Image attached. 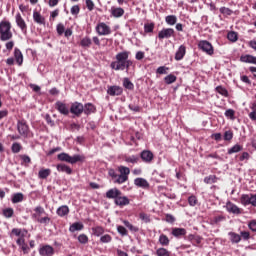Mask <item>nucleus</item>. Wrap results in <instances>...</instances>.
<instances>
[{
  "instance_id": "1",
  "label": "nucleus",
  "mask_w": 256,
  "mask_h": 256,
  "mask_svg": "<svg viewBox=\"0 0 256 256\" xmlns=\"http://www.w3.org/2000/svg\"><path fill=\"white\" fill-rule=\"evenodd\" d=\"M105 197L106 199H112V201H114V205H116V207H120V209H123V207H127V205L131 204L129 197L125 196L117 187L106 191Z\"/></svg>"
},
{
  "instance_id": "2",
  "label": "nucleus",
  "mask_w": 256,
  "mask_h": 256,
  "mask_svg": "<svg viewBox=\"0 0 256 256\" xmlns=\"http://www.w3.org/2000/svg\"><path fill=\"white\" fill-rule=\"evenodd\" d=\"M130 55V51H122L117 53L115 56L116 60L110 63V69L113 71H125V65Z\"/></svg>"
},
{
  "instance_id": "3",
  "label": "nucleus",
  "mask_w": 256,
  "mask_h": 256,
  "mask_svg": "<svg viewBox=\"0 0 256 256\" xmlns=\"http://www.w3.org/2000/svg\"><path fill=\"white\" fill-rule=\"evenodd\" d=\"M31 217L33 221H36V223H40V225H44L45 227L51 223V217H49V214H47L43 206H36L33 209Z\"/></svg>"
},
{
  "instance_id": "4",
  "label": "nucleus",
  "mask_w": 256,
  "mask_h": 256,
  "mask_svg": "<svg viewBox=\"0 0 256 256\" xmlns=\"http://www.w3.org/2000/svg\"><path fill=\"white\" fill-rule=\"evenodd\" d=\"M11 28V22L7 20L0 22V41H11V39H13Z\"/></svg>"
},
{
  "instance_id": "5",
  "label": "nucleus",
  "mask_w": 256,
  "mask_h": 256,
  "mask_svg": "<svg viewBox=\"0 0 256 256\" xmlns=\"http://www.w3.org/2000/svg\"><path fill=\"white\" fill-rule=\"evenodd\" d=\"M57 159L63 163H70V165H75V163H83V161H85V156L79 154L71 156L65 152H62L57 155Z\"/></svg>"
},
{
  "instance_id": "6",
  "label": "nucleus",
  "mask_w": 256,
  "mask_h": 256,
  "mask_svg": "<svg viewBox=\"0 0 256 256\" xmlns=\"http://www.w3.org/2000/svg\"><path fill=\"white\" fill-rule=\"evenodd\" d=\"M118 179L114 181L117 185H123V183H127L129 181V174L131 173V169L127 166H118Z\"/></svg>"
},
{
  "instance_id": "7",
  "label": "nucleus",
  "mask_w": 256,
  "mask_h": 256,
  "mask_svg": "<svg viewBox=\"0 0 256 256\" xmlns=\"http://www.w3.org/2000/svg\"><path fill=\"white\" fill-rule=\"evenodd\" d=\"M198 49L206 53V55L213 56L215 55V48H213V44L207 40H201L198 42Z\"/></svg>"
},
{
  "instance_id": "8",
  "label": "nucleus",
  "mask_w": 256,
  "mask_h": 256,
  "mask_svg": "<svg viewBox=\"0 0 256 256\" xmlns=\"http://www.w3.org/2000/svg\"><path fill=\"white\" fill-rule=\"evenodd\" d=\"M17 131L21 137H29V125L25 119L17 121Z\"/></svg>"
},
{
  "instance_id": "9",
  "label": "nucleus",
  "mask_w": 256,
  "mask_h": 256,
  "mask_svg": "<svg viewBox=\"0 0 256 256\" xmlns=\"http://www.w3.org/2000/svg\"><path fill=\"white\" fill-rule=\"evenodd\" d=\"M171 37H175V29L173 28H163L158 32L159 41H163V39H171Z\"/></svg>"
},
{
  "instance_id": "10",
  "label": "nucleus",
  "mask_w": 256,
  "mask_h": 256,
  "mask_svg": "<svg viewBox=\"0 0 256 256\" xmlns=\"http://www.w3.org/2000/svg\"><path fill=\"white\" fill-rule=\"evenodd\" d=\"M84 106L81 102H74L70 106V113L72 115H75V117H79L80 115H83Z\"/></svg>"
},
{
  "instance_id": "11",
  "label": "nucleus",
  "mask_w": 256,
  "mask_h": 256,
  "mask_svg": "<svg viewBox=\"0 0 256 256\" xmlns=\"http://www.w3.org/2000/svg\"><path fill=\"white\" fill-rule=\"evenodd\" d=\"M96 33L98 35H111V27L104 22H100L96 26Z\"/></svg>"
},
{
  "instance_id": "12",
  "label": "nucleus",
  "mask_w": 256,
  "mask_h": 256,
  "mask_svg": "<svg viewBox=\"0 0 256 256\" xmlns=\"http://www.w3.org/2000/svg\"><path fill=\"white\" fill-rule=\"evenodd\" d=\"M15 21L17 27L21 29L22 33H27V23L25 22V19H23V16H21V13H17L15 16Z\"/></svg>"
},
{
  "instance_id": "13",
  "label": "nucleus",
  "mask_w": 256,
  "mask_h": 256,
  "mask_svg": "<svg viewBox=\"0 0 256 256\" xmlns=\"http://www.w3.org/2000/svg\"><path fill=\"white\" fill-rule=\"evenodd\" d=\"M55 109L61 114V115H69L70 110H69V106H67L66 103H63L61 101H57L55 103Z\"/></svg>"
},
{
  "instance_id": "14",
  "label": "nucleus",
  "mask_w": 256,
  "mask_h": 256,
  "mask_svg": "<svg viewBox=\"0 0 256 256\" xmlns=\"http://www.w3.org/2000/svg\"><path fill=\"white\" fill-rule=\"evenodd\" d=\"M107 93L110 97H119V95H123V88L121 86H108Z\"/></svg>"
},
{
  "instance_id": "15",
  "label": "nucleus",
  "mask_w": 256,
  "mask_h": 256,
  "mask_svg": "<svg viewBox=\"0 0 256 256\" xmlns=\"http://www.w3.org/2000/svg\"><path fill=\"white\" fill-rule=\"evenodd\" d=\"M33 21H34V23H36V25H40L43 27H45V25H46V20H45L44 16L41 15V12H39L37 10L33 11Z\"/></svg>"
},
{
  "instance_id": "16",
  "label": "nucleus",
  "mask_w": 256,
  "mask_h": 256,
  "mask_svg": "<svg viewBox=\"0 0 256 256\" xmlns=\"http://www.w3.org/2000/svg\"><path fill=\"white\" fill-rule=\"evenodd\" d=\"M226 209L228 213H233V215H241V213H243V209L239 208L237 205L233 204L232 202L226 203Z\"/></svg>"
},
{
  "instance_id": "17",
  "label": "nucleus",
  "mask_w": 256,
  "mask_h": 256,
  "mask_svg": "<svg viewBox=\"0 0 256 256\" xmlns=\"http://www.w3.org/2000/svg\"><path fill=\"white\" fill-rule=\"evenodd\" d=\"M41 256H53L55 255V249L51 245H44L39 249Z\"/></svg>"
},
{
  "instance_id": "18",
  "label": "nucleus",
  "mask_w": 256,
  "mask_h": 256,
  "mask_svg": "<svg viewBox=\"0 0 256 256\" xmlns=\"http://www.w3.org/2000/svg\"><path fill=\"white\" fill-rule=\"evenodd\" d=\"M110 14L115 19H121V17H123V15H125V9H123L121 7L112 6L110 9Z\"/></svg>"
},
{
  "instance_id": "19",
  "label": "nucleus",
  "mask_w": 256,
  "mask_h": 256,
  "mask_svg": "<svg viewBox=\"0 0 256 256\" xmlns=\"http://www.w3.org/2000/svg\"><path fill=\"white\" fill-rule=\"evenodd\" d=\"M140 158L144 163H151L155 158V155H153V152L149 150H144L140 153Z\"/></svg>"
},
{
  "instance_id": "20",
  "label": "nucleus",
  "mask_w": 256,
  "mask_h": 256,
  "mask_svg": "<svg viewBox=\"0 0 256 256\" xmlns=\"http://www.w3.org/2000/svg\"><path fill=\"white\" fill-rule=\"evenodd\" d=\"M56 169L59 173H66V175L73 174V169H71L67 164H57Z\"/></svg>"
},
{
  "instance_id": "21",
  "label": "nucleus",
  "mask_w": 256,
  "mask_h": 256,
  "mask_svg": "<svg viewBox=\"0 0 256 256\" xmlns=\"http://www.w3.org/2000/svg\"><path fill=\"white\" fill-rule=\"evenodd\" d=\"M171 235L176 237V239H181V237L187 235V230L185 228H172Z\"/></svg>"
},
{
  "instance_id": "22",
  "label": "nucleus",
  "mask_w": 256,
  "mask_h": 256,
  "mask_svg": "<svg viewBox=\"0 0 256 256\" xmlns=\"http://www.w3.org/2000/svg\"><path fill=\"white\" fill-rule=\"evenodd\" d=\"M187 53V47L185 45H181L178 50L176 51L175 54V60L176 61H181L183 57H185V54Z\"/></svg>"
},
{
  "instance_id": "23",
  "label": "nucleus",
  "mask_w": 256,
  "mask_h": 256,
  "mask_svg": "<svg viewBox=\"0 0 256 256\" xmlns=\"http://www.w3.org/2000/svg\"><path fill=\"white\" fill-rule=\"evenodd\" d=\"M134 185H136V187H141L142 189H149V182L145 178H136L134 180Z\"/></svg>"
},
{
  "instance_id": "24",
  "label": "nucleus",
  "mask_w": 256,
  "mask_h": 256,
  "mask_svg": "<svg viewBox=\"0 0 256 256\" xmlns=\"http://www.w3.org/2000/svg\"><path fill=\"white\" fill-rule=\"evenodd\" d=\"M69 212V206L67 205H62L56 210V214L58 215V217H67V215H69Z\"/></svg>"
},
{
  "instance_id": "25",
  "label": "nucleus",
  "mask_w": 256,
  "mask_h": 256,
  "mask_svg": "<svg viewBox=\"0 0 256 256\" xmlns=\"http://www.w3.org/2000/svg\"><path fill=\"white\" fill-rule=\"evenodd\" d=\"M14 58L17 63V65L21 66L23 65V53L19 48L14 49Z\"/></svg>"
},
{
  "instance_id": "26",
  "label": "nucleus",
  "mask_w": 256,
  "mask_h": 256,
  "mask_svg": "<svg viewBox=\"0 0 256 256\" xmlns=\"http://www.w3.org/2000/svg\"><path fill=\"white\" fill-rule=\"evenodd\" d=\"M240 61L242 63H252L253 65H256V57L253 55H249V54L242 55L240 57Z\"/></svg>"
},
{
  "instance_id": "27",
  "label": "nucleus",
  "mask_w": 256,
  "mask_h": 256,
  "mask_svg": "<svg viewBox=\"0 0 256 256\" xmlns=\"http://www.w3.org/2000/svg\"><path fill=\"white\" fill-rule=\"evenodd\" d=\"M95 111H97V108L95 107V105H93V103H86L84 105L83 113L85 115H91V113H95Z\"/></svg>"
},
{
  "instance_id": "28",
  "label": "nucleus",
  "mask_w": 256,
  "mask_h": 256,
  "mask_svg": "<svg viewBox=\"0 0 256 256\" xmlns=\"http://www.w3.org/2000/svg\"><path fill=\"white\" fill-rule=\"evenodd\" d=\"M84 228L85 226L83 225V223L75 222L70 226L69 231L71 233H75V231H83Z\"/></svg>"
},
{
  "instance_id": "29",
  "label": "nucleus",
  "mask_w": 256,
  "mask_h": 256,
  "mask_svg": "<svg viewBox=\"0 0 256 256\" xmlns=\"http://www.w3.org/2000/svg\"><path fill=\"white\" fill-rule=\"evenodd\" d=\"M241 205L247 207V205H251V194H242L240 197Z\"/></svg>"
},
{
  "instance_id": "30",
  "label": "nucleus",
  "mask_w": 256,
  "mask_h": 256,
  "mask_svg": "<svg viewBox=\"0 0 256 256\" xmlns=\"http://www.w3.org/2000/svg\"><path fill=\"white\" fill-rule=\"evenodd\" d=\"M158 241L162 247H169V244L171 243V240H169V237L165 234H161Z\"/></svg>"
},
{
  "instance_id": "31",
  "label": "nucleus",
  "mask_w": 256,
  "mask_h": 256,
  "mask_svg": "<svg viewBox=\"0 0 256 256\" xmlns=\"http://www.w3.org/2000/svg\"><path fill=\"white\" fill-rule=\"evenodd\" d=\"M51 175V169L49 168H42L38 172L39 179H47Z\"/></svg>"
},
{
  "instance_id": "32",
  "label": "nucleus",
  "mask_w": 256,
  "mask_h": 256,
  "mask_svg": "<svg viewBox=\"0 0 256 256\" xmlns=\"http://www.w3.org/2000/svg\"><path fill=\"white\" fill-rule=\"evenodd\" d=\"M103 233H105V228H103L102 226L92 227V235H94L95 237H101Z\"/></svg>"
},
{
  "instance_id": "33",
  "label": "nucleus",
  "mask_w": 256,
  "mask_h": 256,
  "mask_svg": "<svg viewBox=\"0 0 256 256\" xmlns=\"http://www.w3.org/2000/svg\"><path fill=\"white\" fill-rule=\"evenodd\" d=\"M217 181H219V178L216 175H209L204 178L206 185H213V183H217Z\"/></svg>"
},
{
  "instance_id": "34",
  "label": "nucleus",
  "mask_w": 256,
  "mask_h": 256,
  "mask_svg": "<svg viewBox=\"0 0 256 256\" xmlns=\"http://www.w3.org/2000/svg\"><path fill=\"white\" fill-rule=\"evenodd\" d=\"M228 235L230 237L231 243H240L241 242V235H239L235 232H229Z\"/></svg>"
},
{
  "instance_id": "35",
  "label": "nucleus",
  "mask_w": 256,
  "mask_h": 256,
  "mask_svg": "<svg viewBox=\"0 0 256 256\" xmlns=\"http://www.w3.org/2000/svg\"><path fill=\"white\" fill-rule=\"evenodd\" d=\"M123 87L125 89H128L129 91H133L135 89V85L133 84V82H131V80H129V78L123 79Z\"/></svg>"
},
{
  "instance_id": "36",
  "label": "nucleus",
  "mask_w": 256,
  "mask_h": 256,
  "mask_svg": "<svg viewBox=\"0 0 256 256\" xmlns=\"http://www.w3.org/2000/svg\"><path fill=\"white\" fill-rule=\"evenodd\" d=\"M92 44H93V41L91 40V38L89 36L82 38L80 41L81 47L89 48V47H91Z\"/></svg>"
},
{
  "instance_id": "37",
  "label": "nucleus",
  "mask_w": 256,
  "mask_h": 256,
  "mask_svg": "<svg viewBox=\"0 0 256 256\" xmlns=\"http://www.w3.org/2000/svg\"><path fill=\"white\" fill-rule=\"evenodd\" d=\"M165 22L167 23V25H170V26L177 25V16L168 15L165 17Z\"/></svg>"
},
{
  "instance_id": "38",
  "label": "nucleus",
  "mask_w": 256,
  "mask_h": 256,
  "mask_svg": "<svg viewBox=\"0 0 256 256\" xmlns=\"http://www.w3.org/2000/svg\"><path fill=\"white\" fill-rule=\"evenodd\" d=\"M250 109L251 112L248 114V117L251 119V121H256V102L252 103Z\"/></svg>"
},
{
  "instance_id": "39",
  "label": "nucleus",
  "mask_w": 256,
  "mask_h": 256,
  "mask_svg": "<svg viewBox=\"0 0 256 256\" xmlns=\"http://www.w3.org/2000/svg\"><path fill=\"white\" fill-rule=\"evenodd\" d=\"M175 81H177V76L174 74H169L164 78V83H166V85H172Z\"/></svg>"
},
{
  "instance_id": "40",
  "label": "nucleus",
  "mask_w": 256,
  "mask_h": 256,
  "mask_svg": "<svg viewBox=\"0 0 256 256\" xmlns=\"http://www.w3.org/2000/svg\"><path fill=\"white\" fill-rule=\"evenodd\" d=\"M243 151V146L235 144L232 148L228 149V155H233V153H239Z\"/></svg>"
},
{
  "instance_id": "41",
  "label": "nucleus",
  "mask_w": 256,
  "mask_h": 256,
  "mask_svg": "<svg viewBox=\"0 0 256 256\" xmlns=\"http://www.w3.org/2000/svg\"><path fill=\"white\" fill-rule=\"evenodd\" d=\"M222 221H225V216L219 215V216H215L214 218H212L210 220V223H211V225H219V223H221Z\"/></svg>"
},
{
  "instance_id": "42",
  "label": "nucleus",
  "mask_w": 256,
  "mask_h": 256,
  "mask_svg": "<svg viewBox=\"0 0 256 256\" xmlns=\"http://www.w3.org/2000/svg\"><path fill=\"white\" fill-rule=\"evenodd\" d=\"M157 256H171V252L167 248H158L156 250Z\"/></svg>"
},
{
  "instance_id": "43",
  "label": "nucleus",
  "mask_w": 256,
  "mask_h": 256,
  "mask_svg": "<svg viewBox=\"0 0 256 256\" xmlns=\"http://www.w3.org/2000/svg\"><path fill=\"white\" fill-rule=\"evenodd\" d=\"M154 30H155V23L151 22V23L144 24L145 33H153Z\"/></svg>"
},
{
  "instance_id": "44",
  "label": "nucleus",
  "mask_w": 256,
  "mask_h": 256,
  "mask_svg": "<svg viewBox=\"0 0 256 256\" xmlns=\"http://www.w3.org/2000/svg\"><path fill=\"white\" fill-rule=\"evenodd\" d=\"M22 149L23 146L21 145V143L18 142H14L11 146L12 153H20Z\"/></svg>"
},
{
  "instance_id": "45",
  "label": "nucleus",
  "mask_w": 256,
  "mask_h": 256,
  "mask_svg": "<svg viewBox=\"0 0 256 256\" xmlns=\"http://www.w3.org/2000/svg\"><path fill=\"white\" fill-rule=\"evenodd\" d=\"M215 91L219 93V95H222L223 97H229V91H227L223 86H217Z\"/></svg>"
},
{
  "instance_id": "46",
  "label": "nucleus",
  "mask_w": 256,
  "mask_h": 256,
  "mask_svg": "<svg viewBox=\"0 0 256 256\" xmlns=\"http://www.w3.org/2000/svg\"><path fill=\"white\" fill-rule=\"evenodd\" d=\"M139 219H141V221H143V223H151V215H149L145 212H141L139 214Z\"/></svg>"
},
{
  "instance_id": "47",
  "label": "nucleus",
  "mask_w": 256,
  "mask_h": 256,
  "mask_svg": "<svg viewBox=\"0 0 256 256\" xmlns=\"http://www.w3.org/2000/svg\"><path fill=\"white\" fill-rule=\"evenodd\" d=\"M108 175L109 177H111L112 181L115 183V181H117V179H119V174H117V171H115V169L110 168L108 170Z\"/></svg>"
},
{
  "instance_id": "48",
  "label": "nucleus",
  "mask_w": 256,
  "mask_h": 256,
  "mask_svg": "<svg viewBox=\"0 0 256 256\" xmlns=\"http://www.w3.org/2000/svg\"><path fill=\"white\" fill-rule=\"evenodd\" d=\"M24 199L23 193H16L12 197V203H21Z\"/></svg>"
},
{
  "instance_id": "49",
  "label": "nucleus",
  "mask_w": 256,
  "mask_h": 256,
  "mask_svg": "<svg viewBox=\"0 0 256 256\" xmlns=\"http://www.w3.org/2000/svg\"><path fill=\"white\" fill-rule=\"evenodd\" d=\"M227 39L229 41H231L232 43L237 42V40L239 39V36L237 35V32H229L227 35Z\"/></svg>"
},
{
  "instance_id": "50",
  "label": "nucleus",
  "mask_w": 256,
  "mask_h": 256,
  "mask_svg": "<svg viewBox=\"0 0 256 256\" xmlns=\"http://www.w3.org/2000/svg\"><path fill=\"white\" fill-rule=\"evenodd\" d=\"M125 161L126 163H133V164L139 163V156H135V155L126 156Z\"/></svg>"
},
{
  "instance_id": "51",
  "label": "nucleus",
  "mask_w": 256,
  "mask_h": 256,
  "mask_svg": "<svg viewBox=\"0 0 256 256\" xmlns=\"http://www.w3.org/2000/svg\"><path fill=\"white\" fill-rule=\"evenodd\" d=\"M225 117H227V119H231V121H235V110L233 109L226 110Z\"/></svg>"
},
{
  "instance_id": "52",
  "label": "nucleus",
  "mask_w": 256,
  "mask_h": 256,
  "mask_svg": "<svg viewBox=\"0 0 256 256\" xmlns=\"http://www.w3.org/2000/svg\"><path fill=\"white\" fill-rule=\"evenodd\" d=\"M14 213L15 212H14L13 208H6V209L3 210V215L7 219H11V217H13Z\"/></svg>"
},
{
  "instance_id": "53",
  "label": "nucleus",
  "mask_w": 256,
  "mask_h": 256,
  "mask_svg": "<svg viewBox=\"0 0 256 256\" xmlns=\"http://www.w3.org/2000/svg\"><path fill=\"white\" fill-rule=\"evenodd\" d=\"M78 241L82 245H87V243H89V237L87 235H85V234H80L78 236Z\"/></svg>"
},
{
  "instance_id": "54",
  "label": "nucleus",
  "mask_w": 256,
  "mask_h": 256,
  "mask_svg": "<svg viewBox=\"0 0 256 256\" xmlns=\"http://www.w3.org/2000/svg\"><path fill=\"white\" fill-rule=\"evenodd\" d=\"M113 241V237L109 234H105L100 237V243H111Z\"/></svg>"
},
{
  "instance_id": "55",
  "label": "nucleus",
  "mask_w": 256,
  "mask_h": 256,
  "mask_svg": "<svg viewBox=\"0 0 256 256\" xmlns=\"http://www.w3.org/2000/svg\"><path fill=\"white\" fill-rule=\"evenodd\" d=\"M11 235H15V237H23V235H25L23 233V230H21L20 228H13L11 231Z\"/></svg>"
},
{
  "instance_id": "56",
  "label": "nucleus",
  "mask_w": 256,
  "mask_h": 256,
  "mask_svg": "<svg viewBox=\"0 0 256 256\" xmlns=\"http://www.w3.org/2000/svg\"><path fill=\"white\" fill-rule=\"evenodd\" d=\"M81 12V8L79 7V5H74L71 7L70 9V13L71 15H74L77 17V15Z\"/></svg>"
},
{
  "instance_id": "57",
  "label": "nucleus",
  "mask_w": 256,
  "mask_h": 256,
  "mask_svg": "<svg viewBox=\"0 0 256 256\" xmlns=\"http://www.w3.org/2000/svg\"><path fill=\"white\" fill-rule=\"evenodd\" d=\"M117 231L120 235H122V237H126V235H128L127 228H125L124 226H117Z\"/></svg>"
},
{
  "instance_id": "58",
  "label": "nucleus",
  "mask_w": 256,
  "mask_h": 256,
  "mask_svg": "<svg viewBox=\"0 0 256 256\" xmlns=\"http://www.w3.org/2000/svg\"><path fill=\"white\" fill-rule=\"evenodd\" d=\"M197 202H198L197 196L195 195H192L188 198V203L190 207H195V205H197Z\"/></svg>"
},
{
  "instance_id": "59",
  "label": "nucleus",
  "mask_w": 256,
  "mask_h": 256,
  "mask_svg": "<svg viewBox=\"0 0 256 256\" xmlns=\"http://www.w3.org/2000/svg\"><path fill=\"white\" fill-rule=\"evenodd\" d=\"M167 71H169V68H167L165 66H160L157 68L156 73L158 75H167Z\"/></svg>"
},
{
  "instance_id": "60",
  "label": "nucleus",
  "mask_w": 256,
  "mask_h": 256,
  "mask_svg": "<svg viewBox=\"0 0 256 256\" xmlns=\"http://www.w3.org/2000/svg\"><path fill=\"white\" fill-rule=\"evenodd\" d=\"M56 31H57L58 35H63L65 33V25H63V23H59L56 26Z\"/></svg>"
},
{
  "instance_id": "61",
  "label": "nucleus",
  "mask_w": 256,
  "mask_h": 256,
  "mask_svg": "<svg viewBox=\"0 0 256 256\" xmlns=\"http://www.w3.org/2000/svg\"><path fill=\"white\" fill-rule=\"evenodd\" d=\"M240 237H242L244 241H249V239H251V233H249V231H242L240 232Z\"/></svg>"
},
{
  "instance_id": "62",
  "label": "nucleus",
  "mask_w": 256,
  "mask_h": 256,
  "mask_svg": "<svg viewBox=\"0 0 256 256\" xmlns=\"http://www.w3.org/2000/svg\"><path fill=\"white\" fill-rule=\"evenodd\" d=\"M233 139V131L228 130L224 133V141H231Z\"/></svg>"
},
{
  "instance_id": "63",
  "label": "nucleus",
  "mask_w": 256,
  "mask_h": 256,
  "mask_svg": "<svg viewBox=\"0 0 256 256\" xmlns=\"http://www.w3.org/2000/svg\"><path fill=\"white\" fill-rule=\"evenodd\" d=\"M86 7L88 11H93V9H95V3L93 0H86Z\"/></svg>"
},
{
  "instance_id": "64",
  "label": "nucleus",
  "mask_w": 256,
  "mask_h": 256,
  "mask_svg": "<svg viewBox=\"0 0 256 256\" xmlns=\"http://www.w3.org/2000/svg\"><path fill=\"white\" fill-rule=\"evenodd\" d=\"M249 157L250 155L248 154V152H243L240 156H239V161H249Z\"/></svg>"
}]
</instances>
